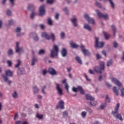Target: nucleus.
<instances>
[{
    "label": "nucleus",
    "instance_id": "1",
    "mask_svg": "<svg viewBox=\"0 0 124 124\" xmlns=\"http://www.w3.org/2000/svg\"><path fill=\"white\" fill-rule=\"evenodd\" d=\"M120 108V103H118L116 105V107L115 108L114 111L112 112V115H113L114 118L116 119H118L121 122L124 121L123 117H122V115L119 113V108Z\"/></svg>",
    "mask_w": 124,
    "mask_h": 124
},
{
    "label": "nucleus",
    "instance_id": "2",
    "mask_svg": "<svg viewBox=\"0 0 124 124\" xmlns=\"http://www.w3.org/2000/svg\"><path fill=\"white\" fill-rule=\"evenodd\" d=\"M41 37H45V38L47 39V40H50L51 39L52 41H55V40H56L55 39V34L53 33H52L51 34V36H50L48 33H47V32H44L41 33Z\"/></svg>",
    "mask_w": 124,
    "mask_h": 124
},
{
    "label": "nucleus",
    "instance_id": "3",
    "mask_svg": "<svg viewBox=\"0 0 124 124\" xmlns=\"http://www.w3.org/2000/svg\"><path fill=\"white\" fill-rule=\"evenodd\" d=\"M100 66H95L94 67V70L96 73H102V70H104V62H100Z\"/></svg>",
    "mask_w": 124,
    "mask_h": 124
},
{
    "label": "nucleus",
    "instance_id": "4",
    "mask_svg": "<svg viewBox=\"0 0 124 124\" xmlns=\"http://www.w3.org/2000/svg\"><path fill=\"white\" fill-rule=\"evenodd\" d=\"M58 53H59V47L56 45H53V49L51 50L50 53L51 58H55L58 56Z\"/></svg>",
    "mask_w": 124,
    "mask_h": 124
},
{
    "label": "nucleus",
    "instance_id": "5",
    "mask_svg": "<svg viewBox=\"0 0 124 124\" xmlns=\"http://www.w3.org/2000/svg\"><path fill=\"white\" fill-rule=\"evenodd\" d=\"M72 90L74 93H77L78 91H79L81 94H85V91H84V89H83L82 86H78L77 88L73 87Z\"/></svg>",
    "mask_w": 124,
    "mask_h": 124
},
{
    "label": "nucleus",
    "instance_id": "6",
    "mask_svg": "<svg viewBox=\"0 0 124 124\" xmlns=\"http://www.w3.org/2000/svg\"><path fill=\"white\" fill-rule=\"evenodd\" d=\"M95 47H96V48H102L104 45V43L99 42L98 41L99 39L97 37H95Z\"/></svg>",
    "mask_w": 124,
    "mask_h": 124
},
{
    "label": "nucleus",
    "instance_id": "7",
    "mask_svg": "<svg viewBox=\"0 0 124 124\" xmlns=\"http://www.w3.org/2000/svg\"><path fill=\"white\" fill-rule=\"evenodd\" d=\"M96 14L99 18H103L105 20L108 19V14H106L105 15L102 14L98 10H95Z\"/></svg>",
    "mask_w": 124,
    "mask_h": 124
},
{
    "label": "nucleus",
    "instance_id": "8",
    "mask_svg": "<svg viewBox=\"0 0 124 124\" xmlns=\"http://www.w3.org/2000/svg\"><path fill=\"white\" fill-rule=\"evenodd\" d=\"M56 89L57 91V93H58L59 95H60V96H62V95L63 94V93H62V89L61 88V84L59 83H56Z\"/></svg>",
    "mask_w": 124,
    "mask_h": 124
},
{
    "label": "nucleus",
    "instance_id": "9",
    "mask_svg": "<svg viewBox=\"0 0 124 124\" xmlns=\"http://www.w3.org/2000/svg\"><path fill=\"white\" fill-rule=\"evenodd\" d=\"M84 17L85 19L87 20L88 23H90V24H93V25H94V20L93 18L90 17V16H89V15L85 14L84 15Z\"/></svg>",
    "mask_w": 124,
    "mask_h": 124
},
{
    "label": "nucleus",
    "instance_id": "10",
    "mask_svg": "<svg viewBox=\"0 0 124 124\" xmlns=\"http://www.w3.org/2000/svg\"><path fill=\"white\" fill-rule=\"evenodd\" d=\"M81 51L82 53L84 54V56H90L91 55V53H90V51H89V50L85 48V46L83 45H81L80 46Z\"/></svg>",
    "mask_w": 124,
    "mask_h": 124
},
{
    "label": "nucleus",
    "instance_id": "11",
    "mask_svg": "<svg viewBox=\"0 0 124 124\" xmlns=\"http://www.w3.org/2000/svg\"><path fill=\"white\" fill-rule=\"evenodd\" d=\"M39 14L40 16H43L45 14V5H42L40 7L39 10Z\"/></svg>",
    "mask_w": 124,
    "mask_h": 124
},
{
    "label": "nucleus",
    "instance_id": "12",
    "mask_svg": "<svg viewBox=\"0 0 124 124\" xmlns=\"http://www.w3.org/2000/svg\"><path fill=\"white\" fill-rule=\"evenodd\" d=\"M56 109L60 108L62 110L64 109V102L62 100H60L59 102V105H57L56 107Z\"/></svg>",
    "mask_w": 124,
    "mask_h": 124
},
{
    "label": "nucleus",
    "instance_id": "13",
    "mask_svg": "<svg viewBox=\"0 0 124 124\" xmlns=\"http://www.w3.org/2000/svg\"><path fill=\"white\" fill-rule=\"evenodd\" d=\"M16 53H22L24 52L23 47H19V43L18 42L16 43Z\"/></svg>",
    "mask_w": 124,
    "mask_h": 124
},
{
    "label": "nucleus",
    "instance_id": "14",
    "mask_svg": "<svg viewBox=\"0 0 124 124\" xmlns=\"http://www.w3.org/2000/svg\"><path fill=\"white\" fill-rule=\"evenodd\" d=\"M22 29L20 27H17L16 29V36L19 37V36H21L22 34H24L23 33H20L21 32Z\"/></svg>",
    "mask_w": 124,
    "mask_h": 124
},
{
    "label": "nucleus",
    "instance_id": "15",
    "mask_svg": "<svg viewBox=\"0 0 124 124\" xmlns=\"http://www.w3.org/2000/svg\"><path fill=\"white\" fill-rule=\"evenodd\" d=\"M17 73L18 75H23V74H25V73H26V71L24 68H19L17 69Z\"/></svg>",
    "mask_w": 124,
    "mask_h": 124
},
{
    "label": "nucleus",
    "instance_id": "16",
    "mask_svg": "<svg viewBox=\"0 0 124 124\" xmlns=\"http://www.w3.org/2000/svg\"><path fill=\"white\" fill-rule=\"evenodd\" d=\"M2 77L5 82H6V83H7L9 86H10V85H11V84L12 83V81H11V80H8V78H7V76L4 75H2Z\"/></svg>",
    "mask_w": 124,
    "mask_h": 124
},
{
    "label": "nucleus",
    "instance_id": "17",
    "mask_svg": "<svg viewBox=\"0 0 124 124\" xmlns=\"http://www.w3.org/2000/svg\"><path fill=\"white\" fill-rule=\"evenodd\" d=\"M112 81L114 84H116L118 87H121L122 86V83H121L116 78H112Z\"/></svg>",
    "mask_w": 124,
    "mask_h": 124
},
{
    "label": "nucleus",
    "instance_id": "18",
    "mask_svg": "<svg viewBox=\"0 0 124 124\" xmlns=\"http://www.w3.org/2000/svg\"><path fill=\"white\" fill-rule=\"evenodd\" d=\"M61 55L63 58L66 57V55H67V50H66L65 48H62V50H61Z\"/></svg>",
    "mask_w": 124,
    "mask_h": 124
},
{
    "label": "nucleus",
    "instance_id": "19",
    "mask_svg": "<svg viewBox=\"0 0 124 124\" xmlns=\"http://www.w3.org/2000/svg\"><path fill=\"white\" fill-rule=\"evenodd\" d=\"M48 72L51 75H57V72L55 70V69L53 68H49L48 69Z\"/></svg>",
    "mask_w": 124,
    "mask_h": 124
},
{
    "label": "nucleus",
    "instance_id": "20",
    "mask_svg": "<svg viewBox=\"0 0 124 124\" xmlns=\"http://www.w3.org/2000/svg\"><path fill=\"white\" fill-rule=\"evenodd\" d=\"M74 27H78V24L77 23V19L76 17H74L71 20Z\"/></svg>",
    "mask_w": 124,
    "mask_h": 124
},
{
    "label": "nucleus",
    "instance_id": "21",
    "mask_svg": "<svg viewBox=\"0 0 124 124\" xmlns=\"http://www.w3.org/2000/svg\"><path fill=\"white\" fill-rule=\"evenodd\" d=\"M89 106H95L97 105V102L96 101H94V99L91 100L89 102Z\"/></svg>",
    "mask_w": 124,
    "mask_h": 124
},
{
    "label": "nucleus",
    "instance_id": "22",
    "mask_svg": "<svg viewBox=\"0 0 124 124\" xmlns=\"http://www.w3.org/2000/svg\"><path fill=\"white\" fill-rule=\"evenodd\" d=\"M31 34L33 35V39L34 41H38L39 40V37L37 34L35 33H31Z\"/></svg>",
    "mask_w": 124,
    "mask_h": 124
},
{
    "label": "nucleus",
    "instance_id": "23",
    "mask_svg": "<svg viewBox=\"0 0 124 124\" xmlns=\"http://www.w3.org/2000/svg\"><path fill=\"white\" fill-rule=\"evenodd\" d=\"M70 45L71 46V47L74 49H76V48H78V47H79V45L76 44V43H73L72 41L70 42Z\"/></svg>",
    "mask_w": 124,
    "mask_h": 124
},
{
    "label": "nucleus",
    "instance_id": "24",
    "mask_svg": "<svg viewBox=\"0 0 124 124\" xmlns=\"http://www.w3.org/2000/svg\"><path fill=\"white\" fill-rule=\"evenodd\" d=\"M6 76H9L10 77H12L13 76V73L10 70H7L5 71Z\"/></svg>",
    "mask_w": 124,
    "mask_h": 124
},
{
    "label": "nucleus",
    "instance_id": "25",
    "mask_svg": "<svg viewBox=\"0 0 124 124\" xmlns=\"http://www.w3.org/2000/svg\"><path fill=\"white\" fill-rule=\"evenodd\" d=\"M86 98L87 100H90V101L91 100H93V99H94L93 97L92 96V95H90V94H86L85 95Z\"/></svg>",
    "mask_w": 124,
    "mask_h": 124
},
{
    "label": "nucleus",
    "instance_id": "26",
    "mask_svg": "<svg viewBox=\"0 0 124 124\" xmlns=\"http://www.w3.org/2000/svg\"><path fill=\"white\" fill-rule=\"evenodd\" d=\"M83 28L85 30H87V31H92L91 26H90L89 24H85L83 26Z\"/></svg>",
    "mask_w": 124,
    "mask_h": 124
},
{
    "label": "nucleus",
    "instance_id": "27",
    "mask_svg": "<svg viewBox=\"0 0 124 124\" xmlns=\"http://www.w3.org/2000/svg\"><path fill=\"white\" fill-rule=\"evenodd\" d=\"M33 93L34 94L37 93L39 92V89L37 88V86H34L33 87Z\"/></svg>",
    "mask_w": 124,
    "mask_h": 124
},
{
    "label": "nucleus",
    "instance_id": "28",
    "mask_svg": "<svg viewBox=\"0 0 124 124\" xmlns=\"http://www.w3.org/2000/svg\"><path fill=\"white\" fill-rule=\"evenodd\" d=\"M37 62V59L36 58H33L31 62V65L33 66V65L35 64V62Z\"/></svg>",
    "mask_w": 124,
    "mask_h": 124
},
{
    "label": "nucleus",
    "instance_id": "29",
    "mask_svg": "<svg viewBox=\"0 0 124 124\" xmlns=\"http://www.w3.org/2000/svg\"><path fill=\"white\" fill-rule=\"evenodd\" d=\"M113 93H115V94L116 95H119V90H118V89H117V87H113Z\"/></svg>",
    "mask_w": 124,
    "mask_h": 124
},
{
    "label": "nucleus",
    "instance_id": "30",
    "mask_svg": "<svg viewBox=\"0 0 124 124\" xmlns=\"http://www.w3.org/2000/svg\"><path fill=\"white\" fill-rule=\"evenodd\" d=\"M63 11L67 15H69V12L68 11V8L67 7H64L63 8Z\"/></svg>",
    "mask_w": 124,
    "mask_h": 124
},
{
    "label": "nucleus",
    "instance_id": "31",
    "mask_svg": "<svg viewBox=\"0 0 124 124\" xmlns=\"http://www.w3.org/2000/svg\"><path fill=\"white\" fill-rule=\"evenodd\" d=\"M47 24L49 26H53V21L52 20V19H51V17H49L47 19Z\"/></svg>",
    "mask_w": 124,
    "mask_h": 124
},
{
    "label": "nucleus",
    "instance_id": "32",
    "mask_svg": "<svg viewBox=\"0 0 124 124\" xmlns=\"http://www.w3.org/2000/svg\"><path fill=\"white\" fill-rule=\"evenodd\" d=\"M45 90H46V85H44L42 87L41 92L43 94H47V93L45 92Z\"/></svg>",
    "mask_w": 124,
    "mask_h": 124
},
{
    "label": "nucleus",
    "instance_id": "33",
    "mask_svg": "<svg viewBox=\"0 0 124 124\" xmlns=\"http://www.w3.org/2000/svg\"><path fill=\"white\" fill-rule=\"evenodd\" d=\"M34 8H35V7H34V6L32 4L29 5L28 7V10H34Z\"/></svg>",
    "mask_w": 124,
    "mask_h": 124
},
{
    "label": "nucleus",
    "instance_id": "34",
    "mask_svg": "<svg viewBox=\"0 0 124 124\" xmlns=\"http://www.w3.org/2000/svg\"><path fill=\"white\" fill-rule=\"evenodd\" d=\"M76 60L77 62H78V63L80 64H82V60H81V58L79 57L78 56L76 57Z\"/></svg>",
    "mask_w": 124,
    "mask_h": 124
},
{
    "label": "nucleus",
    "instance_id": "35",
    "mask_svg": "<svg viewBox=\"0 0 124 124\" xmlns=\"http://www.w3.org/2000/svg\"><path fill=\"white\" fill-rule=\"evenodd\" d=\"M106 106H107V105L106 104V103H105L102 104L100 106V109H101V110H103L104 108H106Z\"/></svg>",
    "mask_w": 124,
    "mask_h": 124
},
{
    "label": "nucleus",
    "instance_id": "36",
    "mask_svg": "<svg viewBox=\"0 0 124 124\" xmlns=\"http://www.w3.org/2000/svg\"><path fill=\"white\" fill-rule=\"evenodd\" d=\"M36 117L37 118V119H39V120H42V119H43V115L42 114L37 113Z\"/></svg>",
    "mask_w": 124,
    "mask_h": 124
},
{
    "label": "nucleus",
    "instance_id": "37",
    "mask_svg": "<svg viewBox=\"0 0 124 124\" xmlns=\"http://www.w3.org/2000/svg\"><path fill=\"white\" fill-rule=\"evenodd\" d=\"M108 1H109L110 6H111L112 8L114 9L115 8V4L114 3V2L112 1V0H108Z\"/></svg>",
    "mask_w": 124,
    "mask_h": 124
},
{
    "label": "nucleus",
    "instance_id": "38",
    "mask_svg": "<svg viewBox=\"0 0 124 124\" xmlns=\"http://www.w3.org/2000/svg\"><path fill=\"white\" fill-rule=\"evenodd\" d=\"M105 100L106 102L109 103L111 102V99L110 97H109V96L108 95H106Z\"/></svg>",
    "mask_w": 124,
    "mask_h": 124
},
{
    "label": "nucleus",
    "instance_id": "39",
    "mask_svg": "<svg viewBox=\"0 0 124 124\" xmlns=\"http://www.w3.org/2000/svg\"><path fill=\"white\" fill-rule=\"evenodd\" d=\"M6 14L7 16H12V12L9 9H7L6 11Z\"/></svg>",
    "mask_w": 124,
    "mask_h": 124
},
{
    "label": "nucleus",
    "instance_id": "40",
    "mask_svg": "<svg viewBox=\"0 0 124 124\" xmlns=\"http://www.w3.org/2000/svg\"><path fill=\"white\" fill-rule=\"evenodd\" d=\"M85 110L87 111L89 114H92V113H93V109L89 107L86 108Z\"/></svg>",
    "mask_w": 124,
    "mask_h": 124
},
{
    "label": "nucleus",
    "instance_id": "41",
    "mask_svg": "<svg viewBox=\"0 0 124 124\" xmlns=\"http://www.w3.org/2000/svg\"><path fill=\"white\" fill-rule=\"evenodd\" d=\"M104 35L106 39H109V38L110 37V35L107 32H104Z\"/></svg>",
    "mask_w": 124,
    "mask_h": 124
},
{
    "label": "nucleus",
    "instance_id": "42",
    "mask_svg": "<svg viewBox=\"0 0 124 124\" xmlns=\"http://www.w3.org/2000/svg\"><path fill=\"white\" fill-rule=\"evenodd\" d=\"M111 28L113 31V35H115L116 34V27L114 25H111Z\"/></svg>",
    "mask_w": 124,
    "mask_h": 124
},
{
    "label": "nucleus",
    "instance_id": "43",
    "mask_svg": "<svg viewBox=\"0 0 124 124\" xmlns=\"http://www.w3.org/2000/svg\"><path fill=\"white\" fill-rule=\"evenodd\" d=\"M12 96L14 98H17V97H18V94L17 93V92H16V91H15L13 93Z\"/></svg>",
    "mask_w": 124,
    "mask_h": 124
},
{
    "label": "nucleus",
    "instance_id": "44",
    "mask_svg": "<svg viewBox=\"0 0 124 124\" xmlns=\"http://www.w3.org/2000/svg\"><path fill=\"white\" fill-rule=\"evenodd\" d=\"M45 54V50L43 49H41L38 52V55H44Z\"/></svg>",
    "mask_w": 124,
    "mask_h": 124
},
{
    "label": "nucleus",
    "instance_id": "45",
    "mask_svg": "<svg viewBox=\"0 0 124 124\" xmlns=\"http://www.w3.org/2000/svg\"><path fill=\"white\" fill-rule=\"evenodd\" d=\"M81 116L83 118H86L87 116V112L86 111H82L81 113Z\"/></svg>",
    "mask_w": 124,
    "mask_h": 124
},
{
    "label": "nucleus",
    "instance_id": "46",
    "mask_svg": "<svg viewBox=\"0 0 124 124\" xmlns=\"http://www.w3.org/2000/svg\"><path fill=\"white\" fill-rule=\"evenodd\" d=\"M20 64H21V61L19 60H17V63L15 65V67L16 68H18L19 66H20Z\"/></svg>",
    "mask_w": 124,
    "mask_h": 124
},
{
    "label": "nucleus",
    "instance_id": "47",
    "mask_svg": "<svg viewBox=\"0 0 124 124\" xmlns=\"http://www.w3.org/2000/svg\"><path fill=\"white\" fill-rule=\"evenodd\" d=\"M112 63H113V61L109 60L108 62L107 65V66H110V65H112Z\"/></svg>",
    "mask_w": 124,
    "mask_h": 124
},
{
    "label": "nucleus",
    "instance_id": "48",
    "mask_svg": "<svg viewBox=\"0 0 124 124\" xmlns=\"http://www.w3.org/2000/svg\"><path fill=\"white\" fill-rule=\"evenodd\" d=\"M95 5H96V6H97V7H99V8H101V4H100V3L96 1L95 3Z\"/></svg>",
    "mask_w": 124,
    "mask_h": 124
},
{
    "label": "nucleus",
    "instance_id": "49",
    "mask_svg": "<svg viewBox=\"0 0 124 124\" xmlns=\"http://www.w3.org/2000/svg\"><path fill=\"white\" fill-rule=\"evenodd\" d=\"M55 1V0H47L46 3H48V4H52Z\"/></svg>",
    "mask_w": 124,
    "mask_h": 124
},
{
    "label": "nucleus",
    "instance_id": "50",
    "mask_svg": "<svg viewBox=\"0 0 124 124\" xmlns=\"http://www.w3.org/2000/svg\"><path fill=\"white\" fill-rule=\"evenodd\" d=\"M8 55H9V56H11V55H13V50L12 49H9L8 51Z\"/></svg>",
    "mask_w": 124,
    "mask_h": 124
},
{
    "label": "nucleus",
    "instance_id": "51",
    "mask_svg": "<svg viewBox=\"0 0 124 124\" xmlns=\"http://www.w3.org/2000/svg\"><path fill=\"white\" fill-rule=\"evenodd\" d=\"M34 16H35V14L34 13V12H32L30 15L31 19H33V18H34Z\"/></svg>",
    "mask_w": 124,
    "mask_h": 124
},
{
    "label": "nucleus",
    "instance_id": "52",
    "mask_svg": "<svg viewBox=\"0 0 124 124\" xmlns=\"http://www.w3.org/2000/svg\"><path fill=\"white\" fill-rule=\"evenodd\" d=\"M60 36L61 38H63L65 36V33L64 32H61L60 34Z\"/></svg>",
    "mask_w": 124,
    "mask_h": 124
},
{
    "label": "nucleus",
    "instance_id": "53",
    "mask_svg": "<svg viewBox=\"0 0 124 124\" xmlns=\"http://www.w3.org/2000/svg\"><path fill=\"white\" fill-rule=\"evenodd\" d=\"M65 89L66 90L67 93H69V91L68 90V89H69V87L67 83H66L65 85Z\"/></svg>",
    "mask_w": 124,
    "mask_h": 124
},
{
    "label": "nucleus",
    "instance_id": "54",
    "mask_svg": "<svg viewBox=\"0 0 124 124\" xmlns=\"http://www.w3.org/2000/svg\"><path fill=\"white\" fill-rule=\"evenodd\" d=\"M13 24H14V21L13 19H11L8 21V25H13Z\"/></svg>",
    "mask_w": 124,
    "mask_h": 124
},
{
    "label": "nucleus",
    "instance_id": "55",
    "mask_svg": "<svg viewBox=\"0 0 124 124\" xmlns=\"http://www.w3.org/2000/svg\"><path fill=\"white\" fill-rule=\"evenodd\" d=\"M68 116V113L66 111H65L63 112V117H67Z\"/></svg>",
    "mask_w": 124,
    "mask_h": 124
},
{
    "label": "nucleus",
    "instance_id": "56",
    "mask_svg": "<svg viewBox=\"0 0 124 124\" xmlns=\"http://www.w3.org/2000/svg\"><path fill=\"white\" fill-rule=\"evenodd\" d=\"M7 62L8 65V66H9V67H10V66H11V65H12V62H11V61L8 60L7 61Z\"/></svg>",
    "mask_w": 124,
    "mask_h": 124
},
{
    "label": "nucleus",
    "instance_id": "57",
    "mask_svg": "<svg viewBox=\"0 0 124 124\" xmlns=\"http://www.w3.org/2000/svg\"><path fill=\"white\" fill-rule=\"evenodd\" d=\"M84 76L87 81H88V82H90L91 79L88 78V76H87V75L86 74H84Z\"/></svg>",
    "mask_w": 124,
    "mask_h": 124
},
{
    "label": "nucleus",
    "instance_id": "58",
    "mask_svg": "<svg viewBox=\"0 0 124 124\" xmlns=\"http://www.w3.org/2000/svg\"><path fill=\"white\" fill-rule=\"evenodd\" d=\"M43 75H46L47 74V70L46 69H43L42 70Z\"/></svg>",
    "mask_w": 124,
    "mask_h": 124
},
{
    "label": "nucleus",
    "instance_id": "59",
    "mask_svg": "<svg viewBox=\"0 0 124 124\" xmlns=\"http://www.w3.org/2000/svg\"><path fill=\"white\" fill-rule=\"evenodd\" d=\"M121 96H124V88L121 90Z\"/></svg>",
    "mask_w": 124,
    "mask_h": 124
},
{
    "label": "nucleus",
    "instance_id": "60",
    "mask_svg": "<svg viewBox=\"0 0 124 124\" xmlns=\"http://www.w3.org/2000/svg\"><path fill=\"white\" fill-rule=\"evenodd\" d=\"M113 44L114 48H117V47H118V43L116 42H114Z\"/></svg>",
    "mask_w": 124,
    "mask_h": 124
},
{
    "label": "nucleus",
    "instance_id": "61",
    "mask_svg": "<svg viewBox=\"0 0 124 124\" xmlns=\"http://www.w3.org/2000/svg\"><path fill=\"white\" fill-rule=\"evenodd\" d=\"M11 5L12 6H14L15 3H14V0H10Z\"/></svg>",
    "mask_w": 124,
    "mask_h": 124
},
{
    "label": "nucleus",
    "instance_id": "62",
    "mask_svg": "<svg viewBox=\"0 0 124 124\" xmlns=\"http://www.w3.org/2000/svg\"><path fill=\"white\" fill-rule=\"evenodd\" d=\"M40 28L41 30H44V28H45L44 26V25L43 24H41L40 25Z\"/></svg>",
    "mask_w": 124,
    "mask_h": 124
},
{
    "label": "nucleus",
    "instance_id": "63",
    "mask_svg": "<svg viewBox=\"0 0 124 124\" xmlns=\"http://www.w3.org/2000/svg\"><path fill=\"white\" fill-rule=\"evenodd\" d=\"M98 81H102V76L100 75L98 77Z\"/></svg>",
    "mask_w": 124,
    "mask_h": 124
},
{
    "label": "nucleus",
    "instance_id": "64",
    "mask_svg": "<svg viewBox=\"0 0 124 124\" xmlns=\"http://www.w3.org/2000/svg\"><path fill=\"white\" fill-rule=\"evenodd\" d=\"M89 72L90 74H93L94 73L92 69H89Z\"/></svg>",
    "mask_w": 124,
    "mask_h": 124
}]
</instances>
